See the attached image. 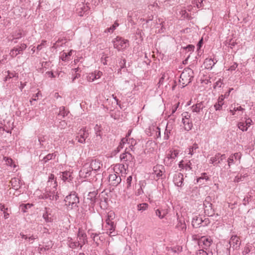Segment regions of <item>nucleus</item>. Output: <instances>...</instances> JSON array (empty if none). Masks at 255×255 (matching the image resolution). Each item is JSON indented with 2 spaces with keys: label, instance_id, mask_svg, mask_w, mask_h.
I'll list each match as a JSON object with an SVG mask.
<instances>
[{
  "label": "nucleus",
  "instance_id": "obj_58",
  "mask_svg": "<svg viewBox=\"0 0 255 255\" xmlns=\"http://www.w3.org/2000/svg\"><path fill=\"white\" fill-rule=\"evenodd\" d=\"M207 251L204 249H200L199 250V254L200 255H208Z\"/></svg>",
  "mask_w": 255,
  "mask_h": 255
},
{
  "label": "nucleus",
  "instance_id": "obj_9",
  "mask_svg": "<svg viewBox=\"0 0 255 255\" xmlns=\"http://www.w3.org/2000/svg\"><path fill=\"white\" fill-rule=\"evenodd\" d=\"M78 134L79 135L76 136V139L78 140V141L80 143L85 142L86 138H87L89 135L88 130L85 128L81 129Z\"/></svg>",
  "mask_w": 255,
  "mask_h": 255
},
{
  "label": "nucleus",
  "instance_id": "obj_18",
  "mask_svg": "<svg viewBox=\"0 0 255 255\" xmlns=\"http://www.w3.org/2000/svg\"><path fill=\"white\" fill-rule=\"evenodd\" d=\"M164 170V166L161 165H156L153 167L154 173L158 178L162 176Z\"/></svg>",
  "mask_w": 255,
  "mask_h": 255
},
{
  "label": "nucleus",
  "instance_id": "obj_62",
  "mask_svg": "<svg viewBox=\"0 0 255 255\" xmlns=\"http://www.w3.org/2000/svg\"><path fill=\"white\" fill-rule=\"evenodd\" d=\"M252 121L250 118L247 119L245 121V124L247 127H249L252 125Z\"/></svg>",
  "mask_w": 255,
  "mask_h": 255
},
{
  "label": "nucleus",
  "instance_id": "obj_25",
  "mask_svg": "<svg viewBox=\"0 0 255 255\" xmlns=\"http://www.w3.org/2000/svg\"><path fill=\"white\" fill-rule=\"evenodd\" d=\"M182 123L184 125V129L189 131L192 129L193 125L190 120H182Z\"/></svg>",
  "mask_w": 255,
  "mask_h": 255
},
{
  "label": "nucleus",
  "instance_id": "obj_61",
  "mask_svg": "<svg viewBox=\"0 0 255 255\" xmlns=\"http://www.w3.org/2000/svg\"><path fill=\"white\" fill-rule=\"evenodd\" d=\"M68 58V55L66 53H63L61 56V59L62 61H66Z\"/></svg>",
  "mask_w": 255,
  "mask_h": 255
},
{
  "label": "nucleus",
  "instance_id": "obj_26",
  "mask_svg": "<svg viewBox=\"0 0 255 255\" xmlns=\"http://www.w3.org/2000/svg\"><path fill=\"white\" fill-rule=\"evenodd\" d=\"M204 108L202 102L197 103L192 107V110L193 112L199 113L200 111Z\"/></svg>",
  "mask_w": 255,
  "mask_h": 255
},
{
  "label": "nucleus",
  "instance_id": "obj_55",
  "mask_svg": "<svg viewBox=\"0 0 255 255\" xmlns=\"http://www.w3.org/2000/svg\"><path fill=\"white\" fill-rule=\"evenodd\" d=\"M237 66H238V64L237 63H235L232 66H231L229 68H228L227 69V70L231 71H234V70H235V69H236Z\"/></svg>",
  "mask_w": 255,
  "mask_h": 255
},
{
  "label": "nucleus",
  "instance_id": "obj_40",
  "mask_svg": "<svg viewBox=\"0 0 255 255\" xmlns=\"http://www.w3.org/2000/svg\"><path fill=\"white\" fill-rule=\"evenodd\" d=\"M52 247L51 242H50V244H48V245H45V246H43L41 248H39V250L41 252H45L46 251L49 250L50 249H51Z\"/></svg>",
  "mask_w": 255,
  "mask_h": 255
},
{
  "label": "nucleus",
  "instance_id": "obj_1",
  "mask_svg": "<svg viewBox=\"0 0 255 255\" xmlns=\"http://www.w3.org/2000/svg\"><path fill=\"white\" fill-rule=\"evenodd\" d=\"M65 205L66 206L68 210H71L73 209L78 208V203H79V198L78 194L76 192H71L70 194L67 195L65 199Z\"/></svg>",
  "mask_w": 255,
  "mask_h": 255
},
{
  "label": "nucleus",
  "instance_id": "obj_37",
  "mask_svg": "<svg viewBox=\"0 0 255 255\" xmlns=\"http://www.w3.org/2000/svg\"><path fill=\"white\" fill-rule=\"evenodd\" d=\"M3 159L4 160L7 165L10 166L11 167L13 166V167H15L16 166V165L13 163V160L11 158L4 157Z\"/></svg>",
  "mask_w": 255,
  "mask_h": 255
},
{
  "label": "nucleus",
  "instance_id": "obj_54",
  "mask_svg": "<svg viewBox=\"0 0 255 255\" xmlns=\"http://www.w3.org/2000/svg\"><path fill=\"white\" fill-rule=\"evenodd\" d=\"M127 139H126L125 138H123L121 140V142H120L119 145L117 147L118 151H120L121 148H123V144L126 142V141H127Z\"/></svg>",
  "mask_w": 255,
  "mask_h": 255
},
{
  "label": "nucleus",
  "instance_id": "obj_44",
  "mask_svg": "<svg viewBox=\"0 0 255 255\" xmlns=\"http://www.w3.org/2000/svg\"><path fill=\"white\" fill-rule=\"evenodd\" d=\"M245 109L242 108L241 106H239V107L237 108L234 107L233 110L231 109L230 111L232 114V115H234L235 114V112H236L237 111H243Z\"/></svg>",
  "mask_w": 255,
  "mask_h": 255
},
{
  "label": "nucleus",
  "instance_id": "obj_20",
  "mask_svg": "<svg viewBox=\"0 0 255 255\" xmlns=\"http://www.w3.org/2000/svg\"><path fill=\"white\" fill-rule=\"evenodd\" d=\"M223 105V95H221L218 98L217 102L214 105V108L216 111H220L222 109Z\"/></svg>",
  "mask_w": 255,
  "mask_h": 255
},
{
  "label": "nucleus",
  "instance_id": "obj_7",
  "mask_svg": "<svg viewBox=\"0 0 255 255\" xmlns=\"http://www.w3.org/2000/svg\"><path fill=\"white\" fill-rule=\"evenodd\" d=\"M109 181L112 186H117L121 182L122 179L119 173H113L110 174Z\"/></svg>",
  "mask_w": 255,
  "mask_h": 255
},
{
  "label": "nucleus",
  "instance_id": "obj_17",
  "mask_svg": "<svg viewBox=\"0 0 255 255\" xmlns=\"http://www.w3.org/2000/svg\"><path fill=\"white\" fill-rule=\"evenodd\" d=\"M59 177L64 182H70L73 178L71 173L67 171L60 172L59 173Z\"/></svg>",
  "mask_w": 255,
  "mask_h": 255
},
{
  "label": "nucleus",
  "instance_id": "obj_46",
  "mask_svg": "<svg viewBox=\"0 0 255 255\" xmlns=\"http://www.w3.org/2000/svg\"><path fill=\"white\" fill-rule=\"evenodd\" d=\"M126 63V60L125 59H121V61L119 62V66H120V69L118 72L121 71V69L124 68L125 67Z\"/></svg>",
  "mask_w": 255,
  "mask_h": 255
},
{
  "label": "nucleus",
  "instance_id": "obj_6",
  "mask_svg": "<svg viewBox=\"0 0 255 255\" xmlns=\"http://www.w3.org/2000/svg\"><path fill=\"white\" fill-rule=\"evenodd\" d=\"M212 240L206 237H202L198 241V245L202 249L207 250L212 244Z\"/></svg>",
  "mask_w": 255,
  "mask_h": 255
},
{
  "label": "nucleus",
  "instance_id": "obj_28",
  "mask_svg": "<svg viewBox=\"0 0 255 255\" xmlns=\"http://www.w3.org/2000/svg\"><path fill=\"white\" fill-rule=\"evenodd\" d=\"M94 130L96 135V140L98 141L100 140L102 138V136L100 134V132L101 131V127L100 126L96 125L94 127Z\"/></svg>",
  "mask_w": 255,
  "mask_h": 255
},
{
  "label": "nucleus",
  "instance_id": "obj_23",
  "mask_svg": "<svg viewBox=\"0 0 255 255\" xmlns=\"http://www.w3.org/2000/svg\"><path fill=\"white\" fill-rule=\"evenodd\" d=\"M102 75V72L98 71L97 73L96 72L91 73L88 77V79L89 81L93 82L94 80L99 79Z\"/></svg>",
  "mask_w": 255,
  "mask_h": 255
},
{
  "label": "nucleus",
  "instance_id": "obj_59",
  "mask_svg": "<svg viewBox=\"0 0 255 255\" xmlns=\"http://www.w3.org/2000/svg\"><path fill=\"white\" fill-rule=\"evenodd\" d=\"M40 95L41 96V93L40 91H39V92H38L37 93H36V94L33 95L34 98H33L31 100H30V102L32 103V101H36V98L38 97V96Z\"/></svg>",
  "mask_w": 255,
  "mask_h": 255
},
{
  "label": "nucleus",
  "instance_id": "obj_64",
  "mask_svg": "<svg viewBox=\"0 0 255 255\" xmlns=\"http://www.w3.org/2000/svg\"><path fill=\"white\" fill-rule=\"evenodd\" d=\"M108 57H103V56L101 57V62H102V63L104 64V65H107V58H108Z\"/></svg>",
  "mask_w": 255,
  "mask_h": 255
},
{
  "label": "nucleus",
  "instance_id": "obj_16",
  "mask_svg": "<svg viewBox=\"0 0 255 255\" xmlns=\"http://www.w3.org/2000/svg\"><path fill=\"white\" fill-rule=\"evenodd\" d=\"M78 238L79 239V242L81 245H85L87 243V236L86 234L81 229H79L77 235Z\"/></svg>",
  "mask_w": 255,
  "mask_h": 255
},
{
  "label": "nucleus",
  "instance_id": "obj_36",
  "mask_svg": "<svg viewBox=\"0 0 255 255\" xmlns=\"http://www.w3.org/2000/svg\"><path fill=\"white\" fill-rule=\"evenodd\" d=\"M71 249H75L77 247H80V249H82L83 247V245H81L79 242H73L70 243V246H69Z\"/></svg>",
  "mask_w": 255,
  "mask_h": 255
},
{
  "label": "nucleus",
  "instance_id": "obj_53",
  "mask_svg": "<svg viewBox=\"0 0 255 255\" xmlns=\"http://www.w3.org/2000/svg\"><path fill=\"white\" fill-rule=\"evenodd\" d=\"M132 178L131 176H129L127 178L126 182L127 188H129L130 187Z\"/></svg>",
  "mask_w": 255,
  "mask_h": 255
},
{
  "label": "nucleus",
  "instance_id": "obj_8",
  "mask_svg": "<svg viewBox=\"0 0 255 255\" xmlns=\"http://www.w3.org/2000/svg\"><path fill=\"white\" fill-rule=\"evenodd\" d=\"M27 45L24 43L21 44L20 46L18 47H14L12 49L10 52L9 55L12 58L16 57L18 54H20L22 52L26 49Z\"/></svg>",
  "mask_w": 255,
  "mask_h": 255
},
{
  "label": "nucleus",
  "instance_id": "obj_57",
  "mask_svg": "<svg viewBox=\"0 0 255 255\" xmlns=\"http://www.w3.org/2000/svg\"><path fill=\"white\" fill-rule=\"evenodd\" d=\"M55 179V176L54 174H51L49 176V180L48 182L49 183L50 182H52L53 180L54 181V184H56V180H54Z\"/></svg>",
  "mask_w": 255,
  "mask_h": 255
},
{
  "label": "nucleus",
  "instance_id": "obj_2",
  "mask_svg": "<svg viewBox=\"0 0 255 255\" xmlns=\"http://www.w3.org/2000/svg\"><path fill=\"white\" fill-rule=\"evenodd\" d=\"M193 77V71L189 68H186L180 75L179 82L182 87H184L191 82Z\"/></svg>",
  "mask_w": 255,
  "mask_h": 255
},
{
  "label": "nucleus",
  "instance_id": "obj_51",
  "mask_svg": "<svg viewBox=\"0 0 255 255\" xmlns=\"http://www.w3.org/2000/svg\"><path fill=\"white\" fill-rule=\"evenodd\" d=\"M182 120H190V115L188 112H184L182 114Z\"/></svg>",
  "mask_w": 255,
  "mask_h": 255
},
{
  "label": "nucleus",
  "instance_id": "obj_32",
  "mask_svg": "<svg viewBox=\"0 0 255 255\" xmlns=\"http://www.w3.org/2000/svg\"><path fill=\"white\" fill-rule=\"evenodd\" d=\"M69 113V112L65 110L64 107H61L60 108L59 113L58 114L59 117H61L64 118L65 116H67Z\"/></svg>",
  "mask_w": 255,
  "mask_h": 255
},
{
  "label": "nucleus",
  "instance_id": "obj_35",
  "mask_svg": "<svg viewBox=\"0 0 255 255\" xmlns=\"http://www.w3.org/2000/svg\"><path fill=\"white\" fill-rule=\"evenodd\" d=\"M198 148V144L194 143L191 147L188 149V154L192 155L194 154L195 151Z\"/></svg>",
  "mask_w": 255,
  "mask_h": 255
},
{
  "label": "nucleus",
  "instance_id": "obj_47",
  "mask_svg": "<svg viewBox=\"0 0 255 255\" xmlns=\"http://www.w3.org/2000/svg\"><path fill=\"white\" fill-rule=\"evenodd\" d=\"M119 25V24L117 22H115L114 24L111 26L110 28L107 29V31L109 32H113L114 30L116 29V27Z\"/></svg>",
  "mask_w": 255,
  "mask_h": 255
},
{
  "label": "nucleus",
  "instance_id": "obj_15",
  "mask_svg": "<svg viewBox=\"0 0 255 255\" xmlns=\"http://www.w3.org/2000/svg\"><path fill=\"white\" fill-rule=\"evenodd\" d=\"M211 198L210 196H207L203 203L204 206L205 213L209 214L212 210V204L210 203Z\"/></svg>",
  "mask_w": 255,
  "mask_h": 255
},
{
  "label": "nucleus",
  "instance_id": "obj_52",
  "mask_svg": "<svg viewBox=\"0 0 255 255\" xmlns=\"http://www.w3.org/2000/svg\"><path fill=\"white\" fill-rule=\"evenodd\" d=\"M222 84H223V82L221 81V80H220L219 81H218L215 83V84L214 86V88L215 89H217L220 88L222 86Z\"/></svg>",
  "mask_w": 255,
  "mask_h": 255
},
{
  "label": "nucleus",
  "instance_id": "obj_11",
  "mask_svg": "<svg viewBox=\"0 0 255 255\" xmlns=\"http://www.w3.org/2000/svg\"><path fill=\"white\" fill-rule=\"evenodd\" d=\"M102 164L101 163L99 160L98 159H92L90 163H89V166H90V168L92 170V171H97L99 170L101 167L102 166Z\"/></svg>",
  "mask_w": 255,
  "mask_h": 255
},
{
  "label": "nucleus",
  "instance_id": "obj_60",
  "mask_svg": "<svg viewBox=\"0 0 255 255\" xmlns=\"http://www.w3.org/2000/svg\"><path fill=\"white\" fill-rule=\"evenodd\" d=\"M203 44V38H201L199 41V42H198L197 45L198 50H199L201 48Z\"/></svg>",
  "mask_w": 255,
  "mask_h": 255
},
{
  "label": "nucleus",
  "instance_id": "obj_27",
  "mask_svg": "<svg viewBox=\"0 0 255 255\" xmlns=\"http://www.w3.org/2000/svg\"><path fill=\"white\" fill-rule=\"evenodd\" d=\"M178 152L177 150H174L173 151L171 152L170 154H168L167 155L165 159V162H167V161L170 160V159L172 160V161L175 159V158L178 156Z\"/></svg>",
  "mask_w": 255,
  "mask_h": 255
},
{
  "label": "nucleus",
  "instance_id": "obj_30",
  "mask_svg": "<svg viewBox=\"0 0 255 255\" xmlns=\"http://www.w3.org/2000/svg\"><path fill=\"white\" fill-rule=\"evenodd\" d=\"M204 64L206 68L209 69L212 68V66L214 65L215 63L211 59H206Z\"/></svg>",
  "mask_w": 255,
  "mask_h": 255
},
{
  "label": "nucleus",
  "instance_id": "obj_13",
  "mask_svg": "<svg viewBox=\"0 0 255 255\" xmlns=\"http://www.w3.org/2000/svg\"><path fill=\"white\" fill-rule=\"evenodd\" d=\"M98 195L97 191L90 192L88 195L87 200H90L89 205L93 207L96 202L97 196Z\"/></svg>",
  "mask_w": 255,
  "mask_h": 255
},
{
  "label": "nucleus",
  "instance_id": "obj_41",
  "mask_svg": "<svg viewBox=\"0 0 255 255\" xmlns=\"http://www.w3.org/2000/svg\"><path fill=\"white\" fill-rule=\"evenodd\" d=\"M8 75L5 78V81H6L8 78L10 79L13 77H16L18 78V74L16 73H11L9 71H7Z\"/></svg>",
  "mask_w": 255,
  "mask_h": 255
},
{
  "label": "nucleus",
  "instance_id": "obj_19",
  "mask_svg": "<svg viewBox=\"0 0 255 255\" xmlns=\"http://www.w3.org/2000/svg\"><path fill=\"white\" fill-rule=\"evenodd\" d=\"M203 223V220L201 217L196 216L195 217L193 218V220L192 221V225L193 227L198 228Z\"/></svg>",
  "mask_w": 255,
  "mask_h": 255
},
{
  "label": "nucleus",
  "instance_id": "obj_33",
  "mask_svg": "<svg viewBox=\"0 0 255 255\" xmlns=\"http://www.w3.org/2000/svg\"><path fill=\"white\" fill-rule=\"evenodd\" d=\"M149 130L150 131L155 132V136H156V137L160 136V128H159L158 127L152 126L149 128Z\"/></svg>",
  "mask_w": 255,
  "mask_h": 255
},
{
  "label": "nucleus",
  "instance_id": "obj_48",
  "mask_svg": "<svg viewBox=\"0 0 255 255\" xmlns=\"http://www.w3.org/2000/svg\"><path fill=\"white\" fill-rule=\"evenodd\" d=\"M180 13L182 15V16L184 18H189L190 17L189 14L187 12L186 10H181L180 12Z\"/></svg>",
  "mask_w": 255,
  "mask_h": 255
},
{
  "label": "nucleus",
  "instance_id": "obj_42",
  "mask_svg": "<svg viewBox=\"0 0 255 255\" xmlns=\"http://www.w3.org/2000/svg\"><path fill=\"white\" fill-rule=\"evenodd\" d=\"M155 214L157 216H158L159 218L162 219L165 216L166 213L165 211L163 212V214H162L161 211H160L159 209H157L155 211Z\"/></svg>",
  "mask_w": 255,
  "mask_h": 255
},
{
  "label": "nucleus",
  "instance_id": "obj_21",
  "mask_svg": "<svg viewBox=\"0 0 255 255\" xmlns=\"http://www.w3.org/2000/svg\"><path fill=\"white\" fill-rule=\"evenodd\" d=\"M120 158L122 160H124L126 161H132V160L134 159V157L130 153L128 152H125V153L121 155Z\"/></svg>",
  "mask_w": 255,
  "mask_h": 255
},
{
  "label": "nucleus",
  "instance_id": "obj_10",
  "mask_svg": "<svg viewBox=\"0 0 255 255\" xmlns=\"http://www.w3.org/2000/svg\"><path fill=\"white\" fill-rule=\"evenodd\" d=\"M241 158V154L240 153L236 152L234 154L231 155L228 159V165L230 167L231 166L238 161L240 162V160Z\"/></svg>",
  "mask_w": 255,
  "mask_h": 255
},
{
  "label": "nucleus",
  "instance_id": "obj_22",
  "mask_svg": "<svg viewBox=\"0 0 255 255\" xmlns=\"http://www.w3.org/2000/svg\"><path fill=\"white\" fill-rule=\"evenodd\" d=\"M223 155L220 153L216 154L214 157L211 158V161L214 165H217L221 163L223 160Z\"/></svg>",
  "mask_w": 255,
  "mask_h": 255
},
{
  "label": "nucleus",
  "instance_id": "obj_14",
  "mask_svg": "<svg viewBox=\"0 0 255 255\" xmlns=\"http://www.w3.org/2000/svg\"><path fill=\"white\" fill-rule=\"evenodd\" d=\"M183 180L184 178L182 173H179L175 175L173 181L177 186L181 187L183 185Z\"/></svg>",
  "mask_w": 255,
  "mask_h": 255
},
{
  "label": "nucleus",
  "instance_id": "obj_50",
  "mask_svg": "<svg viewBox=\"0 0 255 255\" xmlns=\"http://www.w3.org/2000/svg\"><path fill=\"white\" fill-rule=\"evenodd\" d=\"M91 237L92 238H93V240L95 242H96V243H97V242L98 241V240H100V238H98L99 237V234H97V233H92L91 234Z\"/></svg>",
  "mask_w": 255,
  "mask_h": 255
},
{
  "label": "nucleus",
  "instance_id": "obj_49",
  "mask_svg": "<svg viewBox=\"0 0 255 255\" xmlns=\"http://www.w3.org/2000/svg\"><path fill=\"white\" fill-rule=\"evenodd\" d=\"M194 46L191 44L188 45L186 47H184L183 48L186 50H187L188 52L190 51H193L194 49Z\"/></svg>",
  "mask_w": 255,
  "mask_h": 255
},
{
  "label": "nucleus",
  "instance_id": "obj_5",
  "mask_svg": "<svg viewBox=\"0 0 255 255\" xmlns=\"http://www.w3.org/2000/svg\"><path fill=\"white\" fill-rule=\"evenodd\" d=\"M92 170L89 166V163H85L79 171V175L82 178H87L92 175Z\"/></svg>",
  "mask_w": 255,
  "mask_h": 255
},
{
  "label": "nucleus",
  "instance_id": "obj_3",
  "mask_svg": "<svg viewBox=\"0 0 255 255\" xmlns=\"http://www.w3.org/2000/svg\"><path fill=\"white\" fill-rule=\"evenodd\" d=\"M128 42V40H124L119 36H117L113 40L114 47L117 49L119 51L121 49L126 48L127 47L126 43Z\"/></svg>",
  "mask_w": 255,
  "mask_h": 255
},
{
  "label": "nucleus",
  "instance_id": "obj_56",
  "mask_svg": "<svg viewBox=\"0 0 255 255\" xmlns=\"http://www.w3.org/2000/svg\"><path fill=\"white\" fill-rule=\"evenodd\" d=\"M191 163L189 161L187 163L185 164V169L186 170H190L192 169V167H191Z\"/></svg>",
  "mask_w": 255,
  "mask_h": 255
},
{
  "label": "nucleus",
  "instance_id": "obj_34",
  "mask_svg": "<svg viewBox=\"0 0 255 255\" xmlns=\"http://www.w3.org/2000/svg\"><path fill=\"white\" fill-rule=\"evenodd\" d=\"M55 156L56 154L55 153H49L47 154L46 156L43 157V158L42 159V161H43L44 163H46L48 161L53 158H55Z\"/></svg>",
  "mask_w": 255,
  "mask_h": 255
},
{
  "label": "nucleus",
  "instance_id": "obj_38",
  "mask_svg": "<svg viewBox=\"0 0 255 255\" xmlns=\"http://www.w3.org/2000/svg\"><path fill=\"white\" fill-rule=\"evenodd\" d=\"M238 127L239 128H240L242 131H247L248 129V127L246 125L244 122H240L238 124Z\"/></svg>",
  "mask_w": 255,
  "mask_h": 255
},
{
  "label": "nucleus",
  "instance_id": "obj_4",
  "mask_svg": "<svg viewBox=\"0 0 255 255\" xmlns=\"http://www.w3.org/2000/svg\"><path fill=\"white\" fill-rule=\"evenodd\" d=\"M106 222L107 224L106 228L107 231V233L111 237L116 236L118 233L115 231L116 224L114 222L111 221L109 220L106 221Z\"/></svg>",
  "mask_w": 255,
  "mask_h": 255
},
{
  "label": "nucleus",
  "instance_id": "obj_29",
  "mask_svg": "<svg viewBox=\"0 0 255 255\" xmlns=\"http://www.w3.org/2000/svg\"><path fill=\"white\" fill-rule=\"evenodd\" d=\"M45 209L46 210L45 212H44L43 214V218L45 220V222L47 223L51 222L53 220L51 217H49V216L51 215L50 214H48V212L47 211V208H45Z\"/></svg>",
  "mask_w": 255,
  "mask_h": 255
},
{
  "label": "nucleus",
  "instance_id": "obj_43",
  "mask_svg": "<svg viewBox=\"0 0 255 255\" xmlns=\"http://www.w3.org/2000/svg\"><path fill=\"white\" fill-rule=\"evenodd\" d=\"M115 213L111 211L109 212L106 221L109 220L110 221H112V220L115 218Z\"/></svg>",
  "mask_w": 255,
  "mask_h": 255
},
{
  "label": "nucleus",
  "instance_id": "obj_39",
  "mask_svg": "<svg viewBox=\"0 0 255 255\" xmlns=\"http://www.w3.org/2000/svg\"><path fill=\"white\" fill-rule=\"evenodd\" d=\"M148 205L147 203H141L138 205V210L139 211H144L148 208Z\"/></svg>",
  "mask_w": 255,
  "mask_h": 255
},
{
  "label": "nucleus",
  "instance_id": "obj_31",
  "mask_svg": "<svg viewBox=\"0 0 255 255\" xmlns=\"http://www.w3.org/2000/svg\"><path fill=\"white\" fill-rule=\"evenodd\" d=\"M239 238L237 236H232L230 240L229 244L230 245L232 244L234 246L235 245H238V244H240L239 243Z\"/></svg>",
  "mask_w": 255,
  "mask_h": 255
},
{
  "label": "nucleus",
  "instance_id": "obj_63",
  "mask_svg": "<svg viewBox=\"0 0 255 255\" xmlns=\"http://www.w3.org/2000/svg\"><path fill=\"white\" fill-rule=\"evenodd\" d=\"M46 74L49 77L54 78L55 77L52 71H47L46 72Z\"/></svg>",
  "mask_w": 255,
  "mask_h": 255
},
{
  "label": "nucleus",
  "instance_id": "obj_24",
  "mask_svg": "<svg viewBox=\"0 0 255 255\" xmlns=\"http://www.w3.org/2000/svg\"><path fill=\"white\" fill-rule=\"evenodd\" d=\"M178 223L176 226V228L181 231H185L186 229V225L184 220L178 219Z\"/></svg>",
  "mask_w": 255,
  "mask_h": 255
},
{
  "label": "nucleus",
  "instance_id": "obj_12",
  "mask_svg": "<svg viewBox=\"0 0 255 255\" xmlns=\"http://www.w3.org/2000/svg\"><path fill=\"white\" fill-rule=\"evenodd\" d=\"M58 198V196L57 194H56L55 191H48L47 190L46 191L45 193L43 194L42 196V198L47 199H49L51 200H56Z\"/></svg>",
  "mask_w": 255,
  "mask_h": 255
},
{
  "label": "nucleus",
  "instance_id": "obj_45",
  "mask_svg": "<svg viewBox=\"0 0 255 255\" xmlns=\"http://www.w3.org/2000/svg\"><path fill=\"white\" fill-rule=\"evenodd\" d=\"M21 209L23 212H26V209L30 208L31 205L29 204H22L21 206Z\"/></svg>",
  "mask_w": 255,
  "mask_h": 255
}]
</instances>
